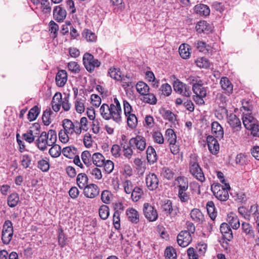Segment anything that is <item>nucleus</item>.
Masks as SVG:
<instances>
[{
  "mask_svg": "<svg viewBox=\"0 0 259 259\" xmlns=\"http://www.w3.org/2000/svg\"><path fill=\"white\" fill-rule=\"evenodd\" d=\"M197 66L200 68H207L209 67V61L204 57L198 58L195 61Z\"/></svg>",
  "mask_w": 259,
  "mask_h": 259,
  "instance_id": "nucleus-48",
  "label": "nucleus"
},
{
  "mask_svg": "<svg viewBox=\"0 0 259 259\" xmlns=\"http://www.w3.org/2000/svg\"><path fill=\"white\" fill-rule=\"evenodd\" d=\"M147 159L148 162L150 164H153L157 160V155L154 148L152 146H148L147 150Z\"/></svg>",
  "mask_w": 259,
  "mask_h": 259,
  "instance_id": "nucleus-28",
  "label": "nucleus"
},
{
  "mask_svg": "<svg viewBox=\"0 0 259 259\" xmlns=\"http://www.w3.org/2000/svg\"><path fill=\"white\" fill-rule=\"evenodd\" d=\"M189 172L198 181L203 182L205 178L198 162V157L195 154H192L189 160Z\"/></svg>",
  "mask_w": 259,
  "mask_h": 259,
  "instance_id": "nucleus-3",
  "label": "nucleus"
},
{
  "mask_svg": "<svg viewBox=\"0 0 259 259\" xmlns=\"http://www.w3.org/2000/svg\"><path fill=\"white\" fill-rule=\"evenodd\" d=\"M62 125L63 130L70 135L73 134L79 135L81 134L80 125L77 121L73 122L70 119H64L62 121Z\"/></svg>",
  "mask_w": 259,
  "mask_h": 259,
  "instance_id": "nucleus-6",
  "label": "nucleus"
},
{
  "mask_svg": "<svg viewBox=\"0 0 259 259\" xmlns=\"http://www.w3.org/2000/svg\"><path fill=\"white\" fill-rule=\"evenodd\" d=\"M52 147L49 150V153L52 157L56 158L59 157L61 153V147L55 143L51 145Z\"/></svg>",
  "mask_w": 259,
  "mask_h": 259,
  "instance_id": "nucleus-42",
  "label": "nucleus"
},
{
  "mask_svg": "<svg viewBox=\"0 0 259 259\" xmlns=\"http://www.w3.org/2000/svg\"><path fill=\"white\" fill-rule=\"evenodd\" d=\"M39 128L40 125L38 123H34L26 133L23 134L24 139L29 143H32L35 139V135L38 134Z\"/></svg>",
  "mask_w": 259,
  "mask_h": 259,
  "instance_id": "nucleus-11",
  "label": "nucleus"
},
{
  "mask_svg": "<svg viewBox=\"0 0 259 259\" xmlns=\"http://www.w3.org/2000/svg\"><path fill=\"white\" fill-rule=\"evenodd\" d=\"M82 61L85 68L90 72H92L95 68L101 65V62L89 53H85L83 55Z\"/></svg>",
  "mask_w": 259,
  "mask_h": 259,
  "instance_id": "nucleus-4",
  "label": "nucleus"
},
{
  "mask_svg": "<svg viewBox=\"0 0 259 259\" xmlns=\"http://www.w3.org/2000/svg\"><path fill=\"white\" fill-rule=\"evenodd\" d=\"M161 209L167 215H169L170 217H175L177 214L178 211L177 207H172V202L169 200L164 201L163 203L161 205Z\"/></svg>",
  "mask_w": 259,
  "mask_h": 259,
  "instance_id": "nucleus-14",
  "label": "nucleus"
},
{
  "mask_svg": "<svg viewBox=\"0 0 259 259\" xmlns=\"http://www.w3.org/2000/svg\"><path fill=\"white\" fill-rule=\"evenodd\" d=\"M152 138L155 143L162 144L164 142V138L162 133L159 131L154 132L152 134Z\"/></svg>",
  "mask_w": 259,
  "mask_h": 259,
  "instance_id": "nucleus-59",
  "label": "nucleus"
},
{
  "mask_svg": "<svg viewBox=\"0 0 259 259\" xmlns=\"http://www.w3.org/2000/svg\"><path fill=\"white\" fill-rule=\"evenodd\" d=\"M190 48L188 45L182 44L179 47V54L181 57L185 59H187L190 56Z\"/></svg>",
  "mask_w": 259,
  "mask_h": 259,
  "instance_id": "nucleus-33",
  "label": "nucleus"
},
{
  "mask_svg": "<svg viewBox=\"0 0 259 259\" xmlns=\"http://www.w3.org/2000/svg\"><path fill=\"white\" fill-rule=\"evenodd\" d=\"M229 115L228 111L226 109V106L219 107L217 112V117L219 119H223L224 117H227V118Z\"/></svg>",
  "mask_w": 259,
  "mask_h": 259,
  "instance_id": "nucleus-62",
  "label": "nucleus"
},
{
  "mask_svg": "<svg viewBox=\"0 0 259 259\" xmlns=\"http://www.w3.org/2000/svg\"><path fill=\"white\" fill-rule=\"evenodd\" d=\"M99 214L102 219H107L109 215V207L106 205H102L99 209Z\"/></svg>",
  "mask_w": 259,
  "mask_h": 259,
  "instance_id": "nucleus-47",
  "label": "nucleus"
},
{
  "mask_svg": "<svg viewBox=\"0 0 259 259\" xmlns=\"http://www.w3.org/2000/svg\"><path fill=\"white\" fill-rule=\"evenodd\" d=\"M13 227L11 221L7 220L3 225L2 240L4 244H8L13 235Z\"/></svg>",
  "mask_w": 259,
  "mask_h": 259,
  "instance_id": "nucleus-5",
  "label": "nucleus"
},
{
  "mask_svg": "<svg viewBox=\"0 0 259 259\" xmlns=\"http://www.w3.org/2000/svg\"><path fill=\"white\" fill-rule=\"evenodd\" d=\"M143 101L145 103L154 105L157 102V99L154 94L147 93L144 95Z\"/></svg>",
  "mask_w": 259,
  "mask_h": 259,
  "instance_id": "nucleus-49",
  "label": "nucleus"
},
{
  "mask_svg": "<svg viewBox=\"0 0 259 259\" xmlns=\"http://www.w3.org/2000/svg\"><path fill=\"white\" fill-rule=\"evenodd\" d=\"M18 195H9L8 198V204L11 207L16 206L19 201Z\"/></svg>",
  "mask_w": 259,
  "mask_h": 259,
  "instance_id": "nucleus-61",
  "label": "nucleus"
},
{
  "mask_svg": "<svg viewBox=\"0 0 259 259\" xmlns=\"http://www.w3.org/2000/svg\"><path fill=\"white\" fill-rule=\"evenodd\" d=\"M175 186L178 190V194H183L188 188V180L185 177L179 176L175 180Z\"/></svg>",
  "mask_w": 259,
  "mask_h": 259,
  "instance_id": "nucleus-12",
  "label": "nucleus"
},
{
  "mask_svg": "<svg viewBox=\"0 0 259 259\" xmlns=\"http://www.w3.org/2000/svg\"><path fill=\"white\" fill-rule=\"evenodd\" d=\"M165 136L169 145H174L176 143L177 136L172 129L168 128L166 130Z\"/></svg>",
  "mask_w": 259,
  "mask_h": 259,
  "instance_id": "nucleus-34",
  "label": "nucleus"
},
{
  "mask_svg": "<svg viewBox=\"0 0 259 259\" xmlns=\"http://www.w3.org/2000/svg\"><path fill=\"white\" fill-rule=\"evenodd\" d=\"M192 237L191 234L188 231H181L177 237V242L178 244L182 247L187 246L192 241Z\"/></svg>",
  "mask_w": 259,
  "mask_h": 259,
  "instance_id": "nucleus-13",
  "label": "nucleus"
},
{
  "mask_svg": "<svg viewBox=\"0 0 259 259\" xmlns=\"http://www.w3.org/2000/svg\"><path fill=\"white\" fill-rule=\"evenodd\" d=\"M52 113V112L50 109H46L44 111L42 116V120L45 125H48L51 123V116Z\"/></svg>",
  "mask_w": 259,
  "mask_h": 259,
  "instance_id": "nucleus-51",
  "label": "nucleus"
},
{
  "mask_svg": "<svg viewBox=\"0 0 259 259\" xmlns=\"http://www.w3.org/2000/svg\"><path fill=\"white\" fill-rule=\"evenodd\" d=\"M243 232L246 235L248 239H252L255 237L254 231L251 225L248 223L244 222L241 225Z\"/></svg>",
  "mask_w": 259,
  "mask_h": 259,
  "instance_id": "nucleus-25",
  "label": "nucleus"
},
{
  "mask_svg": "<svg viewBox=\"0 0 259 259\" xmlns=\"http://www.w3.org/2000/svg\"><path fill=\"white\" fill-rule=\"evenodd\" d=\"M242 105L241 111H243V113H246L245 112H247V113H251L252 107L250 102L243 100L242 102Z\"/></svg>",
  "mask_w": 259,
  "mask_h": 259,
  "instance_id": "nucleus-63",
  "label": "nucleus"
},
{
  "mask_svg": "<svg viewBox=\"0 0 259 259\" xmlns=\"http://www.w3.org/2000/svg\"><path fill=\"white\" fill-rule=\"evenodd\" d=\"M119 80L122 82L123 88H126L127 87H133V83L132 81V79L130 76H121V79Z\"/></svg>",
  "mask_w": 259,
  "mask_h": 259,
  "instance_id": "nucleus-54",
  "label": "nucleus"
},
{
  "mask_svg": "<svg viewBox=\"0 0 259 259\" xmlns=\"http://www.w3.org/2000/svg\"><path fill=\"white\" fill-rule=\"evenodd\" d=\"M173 88L176 93L183 96L189 97L191 95L190 88L179 79H176L174 81Z\"/></svg>",
  "mask_w": 259,
  "mask_h": 259,
  "instance_id": "nucleus-7",
  "label": "nucleus"
},
{
  "mask_svg": "<svg viewBox=\"0 0 259 259\" xmlns=\"http://www.w3.org/2000/svg\"><path fill=\"white\" fill-rule=\"evenodd\" d=\"M88 178L85 174H79L77 175L76 182L80 189H85L87 185Z\"/></svg>",
  "mask_w": 259,
  "mask_h": 259,
  "instance_id": "nucleus-32",
  "label": "nucleus"
},
{
  "mask_svg": "<svg viewBox=\"0 0 259 259\" xmlns=\"http://www.w3.org/2000/svg\"><path fill=\"white\" fill-rule=\"evenodd\" d=\"M136 87L137 91L142 95L146 94L149 91V86L143 81H139Z\"/></svg>",
  "mask_w": 259,
  "mask_h": 259,
  "instance_id": "nucleus-38",
  "label": "nucleus"
},
{
  "mask_svg": "<svg viewBox=\"0 0 259 259\" xmlns=\"http://www.w3.org/2000/svg\"><path fill=\"white\" fill-rule=\"evenodd\" d=\"M123 187L124 188L125 192L127 194H133V189L134 185L133 184L132 182L131 181L126 180L123 183Z\"/></svg>",
  "mask_w": 259,
  "mask_h": 259,
  "instance_id": "nucleus-56",
  "label": "nucleus"
},
{
  "mask_svg": "<svg viewBox=\"0 0 259 259\" xmlns=\"http://www.w3.org/2000/svg\"><path fill=\"white\" fill-rule=\"evenodd\" d=\"M108 74L115 80L119 81L121 79V72L115 68H110L108 70Z\"/></svg>",
  "mask_w": 259,
  "mask_h": 259,
  "instance_id": "nucleus-50",
  "label": "nucleus"
},
{
  "mask_svg": "<svg viewBox=\"0 0 259 259\" xmlns=\"http://www.w3.org/2000/svg\"><path fill=\"white\" fill-rule=\"evenodd\" d=\"M195 47L200 52L206 53L210 50L211 47L202 41H198L195 43Z\"/></svg>",
  "mask_w": 259,
  "mask_h": 259,
  "instance_id": "nucleus-41",
  "label": "nucleus"
},
{
  "mask_svg": "<svg viewBox=\"0 0 259 259\" xmlns=\"http://www.w3.org/2000/svg\"><path fill=\"white\" fill-rule=\"evenodd\" d=\"M81 157L82 161H83L84 164L87 166V167H89L90 165H92V155L89 151H83L81 154Z\"/></svg>",
  "mask_w": 259,
  "mask_h": 259,
  "instance_id": "nucleus-39",
  "label": "nucleus"
},
{
  "mask_svg": "<svg viewBox=\"0 0 259 259\" xmlns=\"http://www.w3.org/2000/svg\"><path fill=\"white\" fill-rule=\"evenodd\" d=\"M38 167L43 171H47L49 169L50 164L47 160L41 159L38 161Z\"/></svg>",
  "mask_w": 259,
  "mask_h": 259,
  "instance_id": "nucleus-64",
  "label": "nucleus"
},
{
  "mask_svg": "<svg viewBox=\"0 0 259 259\" xmlns=\"http://www.w3.org/2000/svg\"><path fill=\"white\" fill-rule=\"evenodd\" d=\"M217 177L219 179L220 182L223 184L222 189L224 190V193L228 194V190H229L231 188L229 184L226 182L223 173L221 171H218Z\"/></svg>",
  "mask_w": 259,
  "mask_h": 259,
  "instance_id": "nucleus-43",
  "label": "nucleus"
},
{
  "mask_svg": "<svg viewBox=\"0 0 259 259\" xmlns=\"http://www.w3.org/2000/svg\"><path fill=\"white\" fill-rule=\"evenodd\" d=\"M162 116L164 119L170 122L175 121L176 119L175 115L171 111L168 110H163Z\"/></svg>",
  "mask_w": 259,
  "mask_h": 259,
  "instance_id": "nucleus-60",
  "label": "nucleus"
},
{
  "mask_svg": "<svg viewBox=\"0 0 259 259\" xmlns=\"http://www.w3.org/2000/svg\"><path fill=\"white\" fill-rule=\"evenodd\" d=\"M127 117V123L128 126L131 128L136 127L138 123V119L135 114H130L125 116Z\"/></svg>",
  "mask_w": 259,
  "mask_h": 259,
  "instance_id": "nucleus-44",
  "label": "nucleus"
},
{
  "mask_svg": "<svg viewBox=\"0 0 259 259\" xmlns=\"http://www.w3.org/2000/svg\"><path fill=\"white\" fill-rule=\"evenodd\" d=\"M68 69L74 74H77L80 72L79 65L76 62L71 61L68 63Z\"/></svg>",
  "mask_w": 259,
  "mask_h": 259,
  "instance_id": "nucleus-53",
  "label": "nucleus"
},
{
  "mask_svg": "<svg viewBox=\"0 0 259 259\" xmlns=\"http://www.w3.org/2000/svg\"><path fill=\"white\" fill-rule=\"evenodd\" d=\"M66 16V12L65 9L60 6H56L53 11V17L55 20L60 22L63 21Z\"/></svg>",
  "mask_w": 259,
  "mask_h": 259,
  "instance_id": "nucleus-24",
  "label": "nucleus"
},
{
  "mask_svg": "<svg viewBox=\"0 0 259 259\" xmlns=\"http://www.w3.org/2000/svg\"><path fill=\"white\" fill-rule=\"evenodd\" d=\"M228 122L232 128L233 134L238 136L241 128V123L237 116L230 113L227 118Z\"/></svg>",
  "mask_w": 259,
  "mask_h": 259,
  "instance_id": "nucleus-9",
  "label": "nucleus"
},
{
  "mask_svg": "<svg viewBox=\"0 0 259 259\" xmlns=\"http://www.w3.org/2000/svg\"><path fill=\"white\" fill-rule=\"evenodd\" d=\"M195 28L196 31L199 33L205 32V31H209L211 28L210 25L205 21H200L198 22L197 23Z\"/></svg>",
  "mask_w": 259,
  "mask_h": 259,
  "instance_id": "nucleus-35",
  "label": "nucleus"
},
{
  "mask_svg": "<svg viewBox=\"0 0 259 259\" xmlns=\"http://www.w3.org/2000/svg\"><path fill=\"white\" fill-rule=\"evenodd\" d=\"M83 34L88 41L94 42L97 39L95 33L89 29L84 30Z\"/></svg>",
  "mask_w": 259,
  "mask_h": 259,
  "instance_id": "nucleus-52",
  "label": "nucleus"
},
{
  "mask_svg": "<svg viewBox=\"0 0 259 259\" xmlns=\"http://www.w3.org/2000/svg\"><path fill=\"white\" fill-rule=\"evenodd\" d=\"M220 83L222 90L226 94L230 95L232 93L233 85L227 77H222Z\"/></svg>",
  "mask_w": 259,
  "mask_h": 259,
  "instance_id": "nucleus-20",
  "label": "nucleus"
},
{
  "mask_svg": "<svg viewBox=\"0 0 259 259\" xmlns=\"http://www.w3.org/2000/svg\"><path fill=\"white\" fill-rule=\"evenodd\" d=\"M146 183L149 190H154L158 186L159 180L155 174H149L146 177Z\"/></svg>",
  "mask_w": 259,
  "mask_h": 259,
  "instance_id": "nucleus-15",
  "label": "nucleus"
},
{
  "mask_svg": "<svg viewBox=\"0 0 259 259\" xmlns=\"http://www.w3.org/2000/svg\"><path fill=\"white\" fill-rule=\"evenodd\" d=\"M190 215L192 219L196 223H201L204 219L202 213L199 209L197 208L192 209Z\"/></svg>",
  "mask_w": 259,
  "mask_h": 259,
  "instance_id": "nucleus-29",
  "label": "nucleus"
},
{
  "mask_svg": "<svg viewBox=\"0 0 259 259\" xmlns=\"http://www.w3.org/2000/svg\"><path fill=\"white\" fill-rule=\"evenodd\" d=\"M207 143L210 152L213 154H217L220 149V146L216 138L212 136H207Z\"/></svg>",
  "mask_w": 259,
  "mask_h": 259,
  "instance_id": "nucleus-16",
  "label": "nucleus"
},
{
  "mask_svg": "<svg viewBox=\"0 0 259 259\" xmlns=\"http://www.w3.org/2000/svg\"><path fill=\"white\" fill-rule=\"evenodd\" d=\"M160 90L161 92V94L165 97L169 96L172 92L171 86L167 83L162 84L160 87Z\"/></svg>",
  "mask_w": 259,
  "mask_h": 259,
  "instance_id": "nucleus-55",
  "label": "nucleus"
},
{
  "mask_svg": "<svg viewBox=\"0 0 259 259\" xmlns=\"http://www.w3.org/2000/svg\"><path fill=\"white\" fill-rule=\"evenodd\" d=\"M258 121L254 118L250 113H244L242 116V122L244 127L248 130L250 128Z\"/></svg>",
  "mask_w": 259,
  "mask_h": 259,
  "instance_id": "nucleus-21",
  "label": "nucleus"
},
{
  "mask_svg": "<svg viewBox=\"0 0 259 259\" xmlns=\"http://www.w3.org/2000/svg\"><path fill=\"white\" fill-rule=\"evenodd\" d=\"M86 100L84 98H77L74 101V107L76 111L78 113H83L85 110Z\"/></svg>",
  "mask_w": 259,
  "mask_h": 259,
  "instance_id": "nucleus-31",
  "label": "nucleus"
},
{
  "mask_svg": "<svg viewBox=\"0 0 259 259\" xmlns=\"http://www.w3.org/2000/svg\"><path fill=\"white\" fill-rule=\"evenodd\" d=\"M100 113L105 120L112 119L118 123L121 121V107L119 101L116 97L113 98L112 103L110 105L103 104L100 108Z\"/></svg>",
  "mask_w": 259,
  "mask_h": 259,
  "instance_id": "nucleus-1",
  "label": "nucleus"
},
{
  "mask_svg": "<svg viewBox=\"0 0 259 259\" xmlns=\"http://www.w3.org/2000/svg\"><path fill=\"white\" fill-rule=\"evenodd\" d=\"M40 113V109L38 106H35L32 107L28 112V119L29 121H33L36 119Z\"/></svg>",
  "mask_w": 259,
  "mask_h": 259,
  "instance_id": "nucleus-40",
  "label": "nucleus"
},
{
  "mask_svg": "<svg viewBox=\"0 0 259 259\" xmlns=\"http://www.w3.org/2000/svg\"><path fill=\"white\" fill-rule=\"evenodd\" d=\"M62 94L57 93L55 94L52 100V107L55 112H58L61 106Z\"/></svg>",
  "mask_w": 259,
  "mask_h": 259,
  "instance_id": "nucleus-27",
  "label": "nucleus"
},
{
  "mask_svg": "<svg viewBox=\"0 0 259 259\" xmlns=\"http://www.w3.org/2000/svg\"><path fill=\"white\" fill-rule=\"evenodd\" d=\"M192 91L195 96L206 97L207 94L208 88L204 86L203 82L201 84L197 83L192 85Z\"/></svg>",
  "mask_w": 259,
  "mask_h": 259,
  "instance_id": "nucleus-19",
  "label": "nucleus"
},
{
  "mask_svg": "<svg viewBox=\"0 0 259 259\" xmlns=\"http://www.w3.org/2000/svg\"><path fill=\"white\" fill-rule=\"evenodd\" d=\"M57 141V134L55 131L50 130L48 133L42 132L36 141L38 148L41 151H45L48 146L56 143Z\"/></svg>",
  "mask_w": 259,
  "mask_h": 259,
  "instance_id": "nucleus-2",
  "label": "nucleus"
},
{
  "mask_svg": "<svg viewBox=\"0 0 259 259\" xmlns=\"http://www.w3.org/2000/svg\"><path fill=\"white\" fill-rule=\"evenodd\" d=\"M166 259H176L177 253L176 250L171 246L167 247L164 252Z\"/></svg>",
  "mask_w": 259,
  "mask_h": 259,
  "instance_id": "nucleus-46",
  "label": "nucleus"
},
{
  "mask_svg": "<svg viewBox=\"0 0 259 259\" xmlns=\"http://www.w3.org/2000/svg\"><path fill=\"white\" fill-rule=\"evenodd\" d=\"M67 78L68 75L66 70H59L55 78L56 85L59 87H64L67 82Z\"/></svg>",
  "mask_w": 259,
  "mask_h": 259,
  "instance_id": "nucleus-17",
  "label": "nucleus"
},
{
  "mask_svg": "<svg viewBox=\"0 0 259 259\" xmlns=\"http://www.w3.org/2000/svg\"><path fill=\"white\" fill-rule=\"evenodd\" d=\"M206 209L210 219L212 220H214L217 217V212L215 211L214 203L211 201H208L206 204Z\"/></svg>",
  "mask_w": 259,
  "mask_h": 259,
  "instance_id": "nucleus-37",
  "label": "nucleus"
},
{
  "mask_svg": "<svg viewBox=\"0 0 259 259\" xmlns=\"http://www.w3.org/2000/svg\"><path fill=\"white\" fill-rule=\"evenodd\" d=\"M228 99L223 94H218L216 97V102L219 105V107L226 106Z\"/></svg>",
  "mask_w": 259,
  "mask_h": 259,
  "instance_id": "nucleus-57",
  "label": "nucleus"
},
{
  "mask_svg": "<svg viewBox=\"0 0 259 259\" xmlns=\"http://www.w3.org/2000/svg\"><path fill=\"white\" fill-rule=\"evenodd\" d=\"M227 221L233 229L237 230L240 227V222L237 216L232 212L228 214Z\"/></svg>",
  "mask_w": 259,
  "mask_h": 259,
  "instance_id": "nucleus-26",
  "label": "nucleus"
},
{
  "mask_svg": "<svg viewBox=\"0 0 259 259\" xmlns=\"http://www.w3.org/2000/svg\"><path fill=\"white\" fill-rule=\"evenodd\" d=\"M249 214H250V218L252 217L255 222L259 220V208L257 204L251 206L249 209Z\"/></svg>",
  "mask_w": 259,
  "mask_h": 259,
  "instance_id": "nucleus-45",
  "label": "nucleus"
},
{
  "mask_svg": "<svg viewBox=\"0 0 259 259\" xmlns=\"http://www.w3.org/2000/svg\"><path fill=\"white\" fill-rule=\"evenodd\" d=\"M130 145L134 149L143 151L146 146V139L142 136H137L130 140Z\"/></svg>",
  "mask_w": 259,
  "mask_h": 259,
  "instance_id": "nucleus-10",
  "label": "nucleus"
},
{
  "mask_svg": "<svg viewBox=\"0 0 259 259\" xmlns=\"http://www.w3.org/2000/svg\"><path fill=\"white\" fill-rule=\"evenodd\" d=\"M220 231L225 240L230 241L233 238L232 231L228 224L222 223L220 226Z\"/></svg>",
  "mask_w": 259,
  "mask_h": 259,
  "instance_id": "nucleus-23",
  "label": "nucleus"
},
{
  "mask_svg": "<svg viewBox=\"0 0 259 259\" xmlns=\"http://www.w3.org/2000/svg\"><path fill=\"white\" fill-rule=\"evenodd\" d=\"M85 192L90 193V194H99V190L98 186L94 184H91L85 189Z\"/></svg>",
  "mask_w": 259,
  "mask_h": 259,
  "instance_id": "nucleus-58",
  "label": "nucleus"
},
{
  "mask_svg": "<svg viewBox=\"0 0 259 259\" xmlns=\"http://www.w3.org/2000/svg\"><path fill=\"white\" fill-rule=\"evenodd\" d=\"M92 162L98 167L102 166L105 160L104 156L100 153H95L92 156Z\"/></svg>",
  "mask_w": 259,
  "mask_h": 259,
  "instance_id": "nucleus-30",
  "label": "nucleus"
},
{
  "mask_svg": "<svg viewBox=\"0 0 259 259\" xmlns=\"http://www.w3.org/2000/svg\"><path fill=\"white\" fill-rule=\"evenodd\" d=\"M211 133L212 136L219 140H221L224 136V130L221 124L217 121H213L211 123Z\"/></svg>",
  "mask_w": 259,
  "mask_h": 259,
  "instance_id": "nucleus-18",
  "label": "nucleus"
},
{
  "mask_svg": "<svg viewBox=\"0 0 259 259\" xmlns=\"http://www.w3.org/2000/svg\"><path fill=\"white\" fill-rule=\"evenodd\" d=\"M126 214L128 221L137 224L140 221V215L137 210L133 208H129L126 211Z\"/></svg>",
  "mask_w": 259,
  "mask_h": 259,
  "instance_id": "nucleus-22",
  "label": "nucleus"
},
{
  "mask_svg": "<svg viewBox=\"0 0 259 259\" xmlns=\"http://www.w3.org/2000/svg\"><path fill=\"white\" fill-rule=\"evenodd\" d=\"M143 211L145 217L149 222H154L158 219V215L157 210L151 205L145 203L143 205Z\"/></svg>",
  "mask_w": 259,
  "mask_h": 259,
  "instance_id": "nucleus-8",
  "label": "nucleus"
},
{
  "mask_svg": "<svg viewBox=\"0 0 259 259\" xmlns=\"http://www.w3.org/2000/svg\"><path fill=\"white\" fill-rule=\"evenodd\" d=\"M195 11L197 14L203 16H208L210 14L209 7L205 5L200 4L195 6Z\"/></svg>",
  "mask_w": 259,
  "mask_h": 259,
  "instance_id": "nucleus-36",
  "label": "nucleus"
}]
</instances>
